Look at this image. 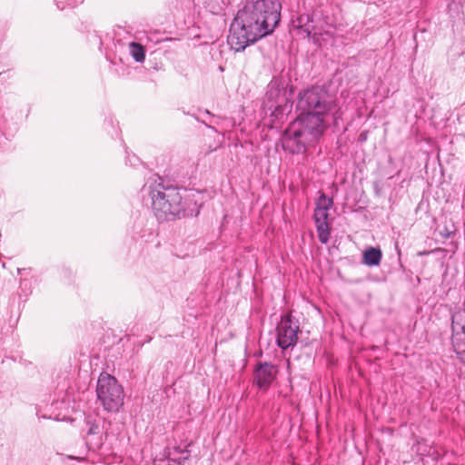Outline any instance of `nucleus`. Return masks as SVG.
<instances>
[{
    "instance_id": "obj_1",
    "label": "nucleus",
    "mask_w": 465,
    "mask_h": 465,
    "mask_svg": "<svg viewBox=\"0 0 465 465\" xmlns=\"http://www.w3.org/2000/svg\"><path fill=\"white\" fill-rule=\"evenodd\" d=\"M281 15L265 13L253 5L243 4L233 18L227 43L235 52H242L247 46L271 34L280 22Z\"/></svg>"
},
{
    "instance_id": "obj_2",
    "label": "nucleus",
    "mask_w": 465,
    "mask_h": 465,
    "mask_svg": "<svg viewBox=\"0 0 465 465\" xmlns=\"http://www.w3.org/2000/svg\"><path fill=\"white\" fill-rule=\"evenodd\" d=\"M297 110L300 112L298 118L324 132L331 121L338 125L343 114L337 99L320 86H312L300 93Z\"/></svg>"
},
{
    "instance_id": "obj_3",
    "label": "nucleus",
    "mask_w": 465,
    "mask_h": 465,
    "mask_svg": "<svg viewBox=\"0 0 465 465\" xmlns=\"http://www.w3.org/2000/svg\"><path fill=\"white\" fill-rule=\"evenodd\" d=\"M323 133L324 131L297 117L282 134V148L292 154L305 153L308 147L316 143Z\"/></svg>"
},
{
    "instance_id": "obj_4",
    "label": "nucleus",
    "mask_w": 465,
    "mask_h": 465,
    "mask_svg": "<svg viewBox=\"0 0 465 465\" xmlns=\"http://www.w3.org/2000/svg\"><path fill=\"white\" fill-rule=\"evenodd\" d=\"M97 398L107 411L117 412L124 404V390L117 380L106 373L100 374L96 385Z\"/></svg>"
},
{
    "instance_id": "obj_5",
    "label": "nucleus",
    "mask_w": 465,
    "mask_h": 465,
    "mask_svg": "<svg viewBox=\"0 0 465 465\" xmlns=\"http://www.w3.org/2000/svg\"><path fill=\"white\" fill-rule=\"evenodd\" d=\"M174 188L162 186V190L154 189L150 192L152 206L157 220L160 223L174 220L172 202L173 200Z\"/></svg>"
},
{
    "instance_id": "obj_6",
    "label": "nucleus",
    "mask_w": 465,
    "mask_h": 465,
    "mask_svg": "<svg viewBox=\"0 0 465 465\" xmlns=\"http://www.w3.org/2000/svg\"><path fill=\"white\" fill-rule=\"evenodd\" d=\"M313 219L316 225L319 241L326 244L330 240L331 229L328 223L329 210L333 205V199L321 193L316 201Z\"/></svg>"
},
{
    "instance_id": "obj_7",
    "label": "nucleus",
    "mask_w": 465,
    "mask_h": 465,
    "mask_svg": "<svg viewBox=\"0 0 465 465\" xmlns=\"http://www.w3.org/2000/svg\"><path fill=\"white\" fill-rule=\"evenodd\" d=\"M452 346L458 358L465 363V305L451 315Z\"/></svg>"
},
{
    "instance_id": "obj_8",
    "label": "nucleus",
    "mask_w": 465,
    "mask_h": 465,
    "mask_svg": "<svg viewBox=\"0 0 465 465\" xmlns=\"http://www.w3.org/2000/svg\"><path fill=\"white\" fill-rule=\"evenodd\" d=\"M277 345L282 350H286L290 347H293L298 340V332L300 331V326L298 322H294L291 314L282 316L280 322L276 328Z\"/></svg>"
},
{
    "instance_id": "obj_9",
    "label": "nucleus",
    "mask_w": 465,
    "mask_h": 465,
    "mask_svg": "<svg viewBox=\"0 0 465 465\" xmlns=\"http://www.w3.org/2000/svg\"><path fill=\"white\" fill-rule=\"evenodd\" d=\"M266 97L267 101L265 102V108L271 111L272 115L276 119H282L291 111L292 104L286 97V91L284 89L270 84L266 93Z\"/></svg>"
},
{
    "instance_id": "obj_10",
    "label": "nucleus",
    "mask_w": 465,
    "mask_h": 465,
    "mask_svg": "<svg viewBox=\"0 0 465 465\" xmlns=\"http://www.w3.org/2000/svg\"><path fill=\"white\" fill-rule=\"evenodd\" d=\"M85 442L89 450H100L104 444L107 433L104 431L101 421L96 419L87 417L85 419Z\"/></svg>"
},
{
    "instance_id": "obj_11",
    "label": "nucleus",
    "mask_w": 465,
    "mask_h": 465,
    "mask_svg": "<svg viewBox=\"0 0 465 465\" xmlns=\"http://www.w3.org/2000/svg\"><path fill=\"white\" fill-rule=\"evenodd\" d=\"M278 373L277 366L267 361H259L253 370L254 383L259 389L267 391Z\"/></svg>"
},
{
    "instance_id": "obj_12",
    "label": "nucleus",
    "mask_w": 465,
    "mask_h": 465,
    "mask_svg": "<svg viewBox=\"0 0 465 465\" xmlns=\"http://www.w3.org/2000/svg\"><path fill=\"white\" fill-rule=\"evenodd\" d=\"M196 196H198L197 192L183 189V195H180L179 208L176 210V219L199 214L200 205L197 203Z\"/></svg>"
},
{
    "instance_id": "obj_13",
    "label": "nucleus",
    "mask_w": 465,
    "mask_h": 465,
    "mask_svg": "<svg viewBox=\"0 0 465 465\" xmlns=\"http://www.w3.org/2000/svg\"><path fill=\"white\" fill-rule=\"evenodd\" d=\"M293 28L297 34L302 37H311L314 31L313 21L309 14L300 15L296 19L292 20Z\"/></svg>"
},
{
    "instance_id": "obj_14",
    "label": "nucleus",
    "mask_w": 465,
    "mask_h": 465,
    "mask_svg": "<svg viewBox=\"0 0 465 465\" xmlns=\"http://www.w3.org/2000/svg\"><path fill=\"white\" fill-rule=\"evenodd\" d=\"M245 5H253L256 8L262 9L263 12L274 13L281 15V5L276 0H244Z\"/></svg>"
},
{
    "instance_id": "obj_15",
    "label": "nucleus",
    "mask_w": 465,
    "mask_h": 465,
    "mask_svg": "<svg viewBox=\"0 0 465 465\" xmlns=\"http://www.w3.org/2000/svg\"><path fill=\"white\" fill-rule=\"evenodd\" d=\"M382 259V252L378 247H368L362 253V263L367 266H378Z\"/></svg>"
},
{
    "instance_id": "obj_16",
    "label": "nucleus",
    "mask_w": 465,
    "mask_h": 465,
    "mask_svg": "<svg viewBox=\"0 0 465 465\" xmlns=\"http://www.w3.org/2000/svg\"><path fill=\"white\" fill-rule=\"evenodd\" d=\"M129 48L131 55L136 62L142 63L144 61L145 49L140 43L132 42L129 44Z\"/></svg>"
},
{
    "instance_id": "obj_17",
    "label": "nucleus",
    "mask_w": 465,
    "mask_h": 465,
    "mask_svg": "<svg viewBox=\"0 0 465 465\" xmlns=\"http://www.w3.org/2000/svg\"><path fill=\"white\" fill-rule=\"evenodd\" d=\"M204 3L206 8L213 15L221 14L226 6L224 0H204Z\"/></svg>"
},
{
    "instance_id": "obj_18",
    "label": "nucleus",
    "mask_w": 465,
    "mask_h": 465,
    "mask_svg": "<svg viewBox=\"0 0 465 465\" xmlns=\"http://www.w3.org/2000/svg\"><path fill=\"white\" fill-rule=\"evenodd\" d=\"M181 454L180 457H176V463L181 464L180 460H187L188 459V451L187 450H179L176 447V454Z\"/></svg>"
},
{
    "instance_id": "obj_19",
    "label": "nucleus",
    "mask_w": 465,
    "mask_h": 465,
    "mask_svg": "<svg viewBox=\"0 0 465 465\" xmlns=\"http://www.w3.org/2000/svg\"><path fill=\"white\" fill-rule=\"evenodd\" d=\"M194 24L193 16L189 15L186 20H184V25L186 28H190L191 25Z\"/></svg>"
},
{
    "instance_id": "obj_20",
    "label": "nucleus",
    "mask_w": 465,
    "mask_h": 465,
    "mask_svg": "<svg viewBox=\"0 0 465 465\" xmlns=\"http://www.w3.org/2000/svg\"><path fill=\"white\" fill-rule=\"evenodd\" d=\"M193 7V0L187 1V8L191 10Z\"/></svg>"
},
{
    "instance_id": "obj_21",
    "label": "nucleus",
    "mask_w": 465,
    "mask_h": 465,
    "mask_svg": "<svg viewBox=\"0 0 465 465\" xmlns=\"http://www.w3.org/2000/svg\"><path fill=\"white\" fill-rule=\"evenodd\" d=\"M204 114H206V115H211V114H210V112H209L208 110H206V111L204 112Z\"/></svg>"
},
{
    "instance_id": "obj_22",
    "label": "nucleus",
    "mask_w": 465,
    "mask_h": 465,
    "mask_svg": "<svg viewBox=\"0 0 465 465\" xmlns=\"http://www.w3.org/2000/svg\"><path fill=\"white\" fill-rule=\"evenodd\" d=\"M360 137L361 141L365 139V136H362V134H360Z\"/></svg>"
},
{
    "instance_id": "obj_23",
    "label": "nucleus",
    "mask_w": 465,
    "mask_h": 465,
    "mask_svg": "<svg viewBox=\"0 0 465 465\" xmlns=\"http://www.w3.org/2000/svg\"><path fill=\"white\" fill-rule=\"evenodd\" d=\"M360 137L361 141L365 139V136H362V134H360Z\"/></svg>"
},
{
    "instance_id": "obj_24",
    "label": "nucleus",
    "mask_w": 465,
    "mask_h": 465,
    "mask_svg": "<svg viewBox=\"0 0 465 465\" xmlns=\"http://www.w3.org/2000/svg\"><path fill=\"white\" fill-rule=\"evenodd\" d=\"M451 234V232H448L445 234L446 237H450V235Z\"/></svg>"
}]
</instances>
